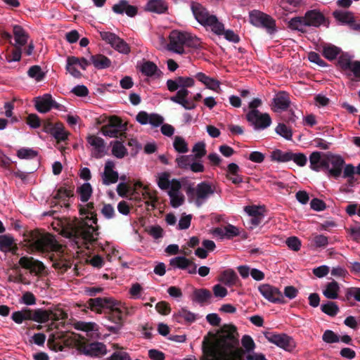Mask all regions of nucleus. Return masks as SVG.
<instances>
[{
  "label": "nucleus",
  "mask_w": 360,
  "mask_h": 360,
  "mask_svg": "<svg viewBox=\"0 0 360 360\" xmlns=\"http://www.w3.org/2000/svg\"><path fill=\"white\" fill-rule=\"evenodd\" d=\"M170 174L169 172H162L158 178V185L162 190H167L169 188L170 181H169Z\"/></svg>",
  "instance_id": "61"
},
{
  "label": "nucleus",
  "mask_w": 360,
  "mask_h": 360,
  "mask_svg": "<svg viewBox=\"0 0 360 360\" xmlns=\"http://www.w3.org/2000/svg\"><path fill=\"white\" fill-rule=\"evenodd\" d=\"M194 160V157L192 155H181L176 159V162L179 168L186 169L190 167L191 162Z\"/></svg>",
  "instance_id": "52"
},
{
  "label": "nucleus",
  "mask_w": 360,
  "mask_h": 360,
  "mask_svg": "<svg viewBox=\"0 0 360 360\" xmlns=\"http://www.w3.org/2000/svg\"><path fill=\"white\" fill-rule=\"evenodd\" d=\"M74 346L79 354L92 358H101L108 352L106 345L101 342H90L79 337L74 340Z\"/></svg>",
  "instance_id": "4"
},
{
  "label": "nucleus",
  "mask_w": 360,
  "mask_h": 360,
  "mask_svg": "<svg viewBox=\"0 0 360 360\" xmlns=\"http://www.w3.org/2000/svg\"><path fill=\"white\" fill-rule=\"evenodd\" d=\"M27 75L30 77L34 79L37 82L43 80L45 77V73L39 65L31 66L27 71Z\"/></svg>",
  "instance_id": "49"
},
{
  "label": "nucleus",
  "mask_w": 360,
  "mask_h": 360,
  "mask_svg": "<svg viewBox=\"0 0 360 360\" xmlns=\"http://www.w3.org/2000/svg\"><path fill=\"white\" fill-rule=\"evenodd\" d=\"M259 291L270 302L279 304L285 302L282 292L275 286L262 284L259 287Z\"/></svg>",
  "instance_id": "13"
},
{
  "label": "nucleus",
  "mask_w": 360,
  "mask_h": 360,
  "mask_svg": "<svg viewBox=\"0 0 360 360\" xmlns=\"http://www.w3.org/2000/svg\"><path fill=\"white\" fill-rule=\"evenodd\" d=\"M271 158L273 161L286 162L292 160V152H283L279 149H276L271 153Z\"/></svg>",
  "instance_id": "39"
},
{
  "label": "nucleus",
  "mask_w": 360,
  "mask_h": 360,
  "mask_svg": "<svg viewBox=\"0 0 360 360\" xmlns=\"http://www.w3.org/2000/svg\"><path fill=\"white\" fill-rule=\"evenodd\" d=\"M333 16L335 19L342 24L349 25L354 18L353 13L349 11H343L341 10H335L333 12Z\"/></svg>",
  "instance_id": "38"
},
{
  "label": "nucleus",
  "mask_w": 360,
  "mask_h": 360,
  "mask_svg": "<svg viewBox=\"0 0 360 360\" xmlns=\"http://www.w3.org/2000/svg\"><path fill=\"white\" fill-rule=\"evenodd\" d=\"M51 134L57 141L58 143L65 141L68 139L70 133L65 130L63 124L58 122L54 124V127L49 134Z\"/></svg>",
  "instance_id": "24"
},
{
  "label": "nucleus",
  "mask_w": 360,
  "mask_h": 360,
  "mask_svg": "<svg viewBox=\"0 0 360 360\" xmlns=\"http://www.w3.org/2000/svg\"><path fill=\"white\" fill-rule=\"evenodd\" d=\"M110 127H115L122 129V131L127 130L126 124L122 122V119L117 116H112L109 119L108 123L106 124Z\"/></svg>",
  "instance_id": "63"
},
{
  "label": "nucleus",
  "mask_w": 360,
  "mask_h": 360,
  "mask_svg": "<svg viewBox=\"0 0 360 360\" xmlns=\"http://www.w3.org/2000/svg\"><path fill=\"white\" fill-rule=\"evenodd\" d=\"M189 91H181L176 92V94L170 97V100L176 103L181 105L186 110H193L196 108V104L194 102L188 101L186 98L188 96Z\"/></svg>",
  "instance_id": "21"
},
{
  "label": "nucleus",
  "mask_w": 360,
  "mask_h": 360,
  "mask_svg": "<svg viewBox=\"0 0 360 360\" xmlns=\"http://www.w3.org/2000/svg\"><path fill=\"white\" fill-rule=\"evenodd\" d=\"M273 109L275 112L286 110L290 104L289 94L285 91L278 92L273 99Z\"/></svg>",
  "instance_id": "20"
},
{
  "label": "nucleus",
  "mask_w": 360,
  "mask_h": 360,
  "mask_svg": "<svg viewBox=\"0 0 360 360\" xmlns=\"http://www.w3.org/2000/svg\"><path fill=\"white\" fill-rule=\"evenodd\" d=\"M178 82L180 86V89L177 92L181 91H189L187 88L192 87L195 84L193 78L189 77H178Z\"/></svg>",
  "instance_id": "54"
},
{
  "label": "nucleus",
  "mask_w": 360,
  "mask_h": 360,
  "mask_svg": "<svg viewBox=\"0 0 360 360\" xmlns=\"http://www.w3.org/2000/svg\"><path fill=\"white\" fill-rule=\"evenodd\" d=\"M174 149L181 153H185L188 151V144L184 139L181 136H176L173 143Z\"/></svg>",
  "instance_id": "55"
},
{
  "label": "nucleus",
  "mask_w": 360,
  "mask_h": 360,
  "mask_svg": "<svg viewBox=\"0 0 360 360\" xmlns=\"http://www.w3.org/2000/svg\"><path fill=\"white\" fill-rule=\"evenodd\" d=\"M265 13L259 11H252L250 13V22L255 27L261 26V21L264 18Z\"/></svg>",
  "instance_id": "60"
},
{
  "label": "nucleus",
  "mask_w": 360,
  "mask_h": 360,
  "mask_svg": "<svg viewBox=\"0 0 360 360\" xmlns=\"http://www.w3.org/2000/svg\"><path fill=\"white\" fill-rule=\"evenodd\" d=\"M19 264L24 269L30 270L31 273L37 275L42 274L45 269L43 262L32 257H22L19 259Z\"/></svg>",
  "instance_id": "16"
},
{
  "label": "nucleus",
  "mask_w": 360,
  "mask_h": 360,
  "mask_svg": "<svg viewBox=\"0 0 360 360\" xmlns=\"http://www.w3.org/2000/svg\"><path fill=\"white\" fill-rule=\"evenodd\" d=\"M173 319L179 323L191 324L195 321L197 315L185 308H181L173 314Z\"/></svg>",
  "instance_id": "22"
},
{
  "label": "nucleus",
  "mask_w": 360,
  "mask_h": 360,
  "mask_svg": "<svg viewBox=\"0 0 360 360\" xmlns=\"http://www.w3.org/2000/svg\"><path fill=\"white\" fill-rule=\"evenodd\" d=\"M143 191L142 193V195L143 199L147 200L146 204L147 205H150L153 207H155V202L158 201L157 196L155 195V192H151L147 187H143Z\"/></svg>",
  "instance_id": "58"
},
{
  "label": "nucleus",
  "mask_w": 360,
  "mask_h": 360,
  "mask_svg": "<svg viewBox=\"0 0 360 360\" xmlns=\"http://www.w3.org/2000/svg\"><path fill=\"white\" fill-rule=\"evenodd\" d=\"M34 102L36 110L40 113H46L52 108L58 110L60 107V105L53 100L49 94L36 97Z\"/></svg>",
  "instance_id": "12"
},
{
  "label": "nucleus",
  "mask_w": 360,
  "mask_h": 360,
  "mask_svg": "<svg viewBox=\"0 0 360 360\" xmlns=\"http://www.w3.org/2000/svg\"><path fill=\"white\" fill-rule=\"evenodd\" d=\"M14 239L12 236L8 235H1L0 236V251L7 252H11L15 253L18 248L16 245L13 246Z\"/></svg>",
  "instance_id": "25"
},
{
  "label": "nucleus",
  "mask_w": 360,
  "mask_h": 360,
  "mask_svg": "<svg viewBox=\"0 0 360 360\" xmlns=\"http://www.w3.org/2000/svg\"><path fill=\"white\" fill-rule=\"evenodd\" d=\"M50 320V314L49 310L37 309L33 310L32 321L44 323Z\"/></svg>",
  "instance_id": "42"
},
{
  "label": "nucleus",
  "mask_w": 360,
  "mask_h": 360,
  "mask_svg": "<svg viewBox=\"0 0 360 360\" xmlns=\"http://www.w3.org/2000/svg\"><path fill=\"white\" fill-rule=\"evenodd\" d=\"M212 297L211 292L206 288L195 289L192 295V300L203 304Z\"/></svg>",
  "instance_id": "28"
},
{
  "label": "nucleus",
  "mask_w": 360,
  "mask_h": 360,
  "mask_svg": "<svg viewBox=\"0 0 360 360\" xmlns=\"http://www.w3.org/2000/svg\"><path fill=\"white\" fill-rule=\"evenodd\" d=\"M321 311L330 316H335L339 312V307L335 302H328L321 307Z\"/></svg>",
  "instance_id": "50"
},
{
  "label": "nucleus",
  "mask_w": 360,
  "mask_h": 360,
  "mask_svg": "<svg viewBox=\"0 0 360 360\" xmlns=\"http://www.w3.org/2000/svg\"><path fill=\"white\" fill-rule=\"evenodd\" d=\"M26 123L33 129L39 128L42 126V120L37 114H30L26 118Z\"/></svg>",
  "instance_id": "62"
},
{
  "label": "nucleus",
  "mask_w": 360,
  "mask_h": 360,
  "mask_svg": "<svg viewBox=\"0 0 360 360\" xmlns=\"http://www.w3.org/2000/svg\"><path fill=\"white\" fill-rule=\"evenodd\" d=\"M77 191L79 194L81 201L86 202L91 198L93 189L89 183H84L77 188Z\"/></svg>",
  "instance_id": "40"
},
{
  "label": "nucleus",
  "mask_w": 360,
  "mask_h": 360,
  "mask_svg": "<svg viewBox=\"0 0 360 360\" xmlns=\"http://www.w3.org/2000/svg\"><path fill=\"white\" fill-rule=\"evenodd\" d=\"M101 131L104 136L111 138L126 137V131L115 127H110L108 125L103 126Z\"/></svg>",
  "instance_id": "36"
},
{
  "label": "nucleus",
  "mask_w": 360,
  "mask_h": 360,
  "mask_svg": "<svg viewBox=\"0 0 360 360\" xmlns=\"http://www.w3.org/2000/svg\"><path fill=\"white\" fill-rule=\"evenodd\" d=\"M141 72L147 77L159 75L161 71L158 70V66L152 61L147 60L143 63L141 67Z\"/></svg>",
  "instance_id": "34"
},
{
  "label": "nucleus",
  "mask_w": 360,
  "mask_h": 360,
  "mask_svg": "<svg viewBox=\"0 0 360 360\" xmlns=\"http://www.w3.org/2000/svg\"><path fill=\"white\" fill-rule=\"evenodd\" d=\"M186 46L195 49L202 48L200 39L186 32Z\"/></svg>",
  "instance_id": "47"
},
{
  "label": "nucleus",
  "mask_w": 360,
  "mask_h": 360,
  "mask_svg": "<svg viewBox=\"0 0 360 360\" xmlns=\"http://www.w3.org/2000/svg\"><path fill=\"white\" fill-rule=\"evenodd\" d=\"M340 52V49L338 47L334 45H328L323 47L322 53L326 59L333 60L337 58Z\"/></svg>",
  "instance_id": "45"
},
{
  "label": "nucleus",
  "mask_w": 360,
  "mask_h": 360,
  "mask_svg": "<svg viewBox=\"0 0 360 360\" xmlns=\"http://www.w3.org/2000/svg\"><path fill=\"white\" fill-rule=\"evenodd\" d=\"M217 335L214 342L204 338L200 360H245L244 351L240 347L239 334L236 326L224 324Z\"/></svg>",
  "instance_id": "1"
},
{
  "label": "nucleus",
  "mask_w": 360,
  "mask_h": 360,
  "mask_svg": "<svg viewBox=\"0 0 360 360\" xmlns=\"http://www.w3.org/2000/svg\"><path fill=\"white\" fill-rule=\"evenodd\" d=\"M84 306L98 314L103 313L105 317L114 323L104 326L114 334L119 333L124 324V316L127 314V308L112 297L90 298Z\"/></svg>",
  "instance_id": "2"
},
{
  "label": "nucleus",
  "mask_w": 360,
  "mask_h": 360,
  "mask_svg": "<svg viewBox=\"0 0 360 360\" xmlns=\"http://www.w3.org/2000/svg\"><path fill=\"white\" fill-rule=\"evenodd\" d=\"M146 10L157 13H163L167 10V5L163 0H150L146 5Z\"/></svg>",
  "instance_id": "27"
},
{
  "label": "nucleus",
  "mask_w": 360,
  "mask_h": 360,
  "mask_svg": "<svg viewBox=\"0 0 360 360\" xmlns=\"http://www.w3.org/2000/svg\"><path fill=\"white\" fill-rule=\"evenodd\" d=\"M17 155L20 159H34L38 155L37 151L32 148H22L17 152Z\"/></svg>",
  "instance_id": "53"
},
{
  "label": "nucleus",
  "mask_w": 360,
  "mask_h": 360,
  "mask_svg": "<svg viewBox=\"0 0 360 360\" xmlns=\"http://www.w3.org/2000/svg\"><path fill=\"white\" fill-rule=\"evenodd\" d=\"M115 166L112 160H108L105 162L104 171L102 174L103 184L108 186L115 184L119 179L118 172L114 170Z\"/></svg>",
  "instance_id": "17"
},
{
  "label": "nucleus",
  "mask_w": 360,
  "mask_h": 360,
  "mask_svg": "<svg viewBox=\"0 0 360 360\" xmlns=\"http://www.w3.org/2000/svg\"><path fill=\"white\" fill-rule=\"evenodd\" d=\"M72 262L70 259H66L60 257L56 259L53 263V267L58 270L61 274L66 272L69 269L72 267Z\"/></svg>",
  "instance_id": "43"
},
{
  "label": "nucleus",
  "mask_w": 360,
  "mask_h": 360,
  "mask_svg": "<svg viewBox=\"0 0 360 360\" xmlns=\"http://www.w3.org/2000/svg\"><path fill=\"white\" fill-rule=\"evenodd\" d=\"M238 276L232 269L224 271L219 276V281L227 286H232L236 284Z\"/></svg>",
  "instance_id": "31"
},
{
  "label": "nucleus",
  "mask_w": 360,
  "mask_h": 360,
  "mask_svg": "<svg viewBox=\"0 0 360 360\" xmlns=\"http://www.w3.org/2000/svg\"><path fill=\"white\" fill-rule=\"evenodd\" d=\"M32 247L39 252H56L61 253L63 246L58 243L55 237L50 233L40 234L32 243Z\"/></svg>",
  "instance_id": "6"
},
{
  "label": "nucleus",
  "mask_w": 360,
  "mask_h": 360,
  "mask_svg": "<svg viewBox=\"0 0 360 360\" xmlns=\"http://www.w3.org/2000/svg\"><path fill=\"white\" fill-rule=\"evenodd\" d=\"M74 222L64 219H56L52 223L53 229L58 231L63 236L65 237V232L68 231V228L72 227Z\"/></svg>",
  "instance_id": "37"
},
{
  "label": "nucleus",
  "mask_w": 360,
  "mask_h": 360,
  "mask_svg": "<svg viewBox=\"0 0 360 360\" xmlns=\"http://www.w3.org/2000/svg\"><path fill=\"white\" fill-rule=\"evenodd\" d=\"M13 32L16 46L22 47L27 44L29 35L21 26H13Z\"/></svg>",
  "instance_id": "26"
},
{
  "label": "nucleus",
  "mask_w": 360,
  "mask_h": 360,
  "mask_svg": "<svg viewBox=\"0 0 360 360\" xmlns=\"http://www.w3.org/2000/svg\"><path fill=\"white\" fill-rule=\"evenodd\" d=\"M345 165V161L340 155L327 153L324 172L328 176L337 179L341 176Z\"/></svg>",
  "instance_id": "7"
},
{
  "label": "nucleus",
  "mask_w": 360,
  "mask_h": 360,
  "mask_svg": "<svg viewBox=\"0 0 360 360\" xmlns=\"http://www.w3.org/2000/svg\"><path fill=\"white\" fill-rule=\"evenodd\" d=\"M195 192L197 197L196 204L200 206L202 204V201L207 199L210 195L214 193V189L212 186L207 181H203L198 184L196 188L189 187L186 191L187 194L193 193Z\"/></svg>",
  "instance_id": "14"
},
{
  "label": "nucleus",
  "mask_w": 360,
  "mask_h": 360,
  "mask_svg": "<svg viewBox=\"0 0 360 360\" xmlns=\"http://www.w3.org/2000/svg\"><path fill=\"white\" fill-rule=\"evenodd\" d=\"M323 342L332 344L340 341V336L331 330H326L322 335Z\"/></svg>",
  "instance_id": "59"
},
{
  "label": "nucleus",
  "mask_w": 360,
  "mask_h": 360,
  "mask_svg": "<svg viewBox=\"0 0 360 360\" xmlns=\"http://www.w3.org/2000/svg\"><path fill=\"white\" fill-rule=\"evenodd\" d=\"M73 195V188L70 187L69 188H67L61 186L56 191V193L53 196V199L62 200L63 201V205L65 207H69L70 204L66 202L67 199L72 197Z\"/></svg>",
  "instance_id": "29"
},
{
  "label": "nucleus",
  "mask_w": 360,
  "mask_h": 360,
  "mask_svg": "<svg viewBox=\"0 0 360 360\" xmlns=\"http://www.w3.org/2000/svg\"><path fill=\"white\" fill-rule=\"evenodd\" d=\"M276 132L287 140H291L292 136V130L283 123H279L275 129Z\"/></svg>",
  "instance_id": "57"
},
{
  "label": "nucleus",
  "mask_w": 360,
  "mask_h": 360,
  "mask_svg": "<svg viewBox=\"0 0 360 360\" xmlns=\"http://www.w3.org/2000/svg\"><path fill=\"white\" fill-rule=\"evenodd\" d=\"M112 153L117 158H122L127 154V150L120 141H116L113 143Z\"/></svg>",
  "instance_id": "51"
},
{
  "label": "nucleus",
  "mask_w": 360,
  "mask_h": 360,
  "mask_svg": "<svg viewBox=\"0 0 360 360\" xmlns=\"http://www.w3.org/2000/svg\"><path fill=\"white\" fill-rule=\"evenodd\" d=\"M309 167L311 170L319 172L325 170L326 166V153L314 151L309 155Z\"/></svg>",
  "instance_id": "18"
},
{
  "label": "nucleus",
  "mask_w": 360,
  "mask_h": 360,
  "mask_svg": "<svg viewBox=\"0 0 360 360\" xmlns=\"http://www.w3.org/2000/svg\"><path fill=\"white\" fill-rule=\"evenodd\" d=\"M346 76L353 81L360 82V61L354 60Z\"/></svg>",
  "instance_id": "44"
},
{
  "label": "nucleus",
  "mask_w": 360,
  "mask_h": 360,
  "mask_svg": "<svg viewBox=\"0 0 360 360\" xmlns=\"http://www.w3.org/2000/svg\"><path fill=\"white\" fill-rule=\"evenodd\" d=\"M260 27L266 28L269 34H273L276 31V21L267 14H265L262 18Z\"/></svg>",
  "instance_id": "48"
},
{
  "label": "nucleus",
  "mask_w": 360,
  "mask_h": 360,
  "mask_svg": "<svg viewBox=\"0 0 360 360\" xmlns=\"http://www.w3.org/2000/svg\"><path fill=\"white\" fill-rule=\"evenodd\" d=\"M265 338L271 343L288 352H291L295 348V342L293 338L285 333H274L266 332L264 333Z\"/></svg>",
  "instance_id": "8"
},
{
  "label": "nucleus",
  "mask_w": 360,
  "mask_h": 360,
  "mask_svg": "<svg viewBox=\"0 0 360 360\" xmlns=\"http://www.w3.org/2000/svg\"><path fill=\"white\" fill-rule=\"evenodd\" d=\"M353 61L345 54L340 56L338 59V65L341 70L346 75L353 64Z\"/></svg>",
  "instance_id": "46"
},
{
  "label": "nucleus",
  "mask_w": 360,
  "mask_h": 360,
  "mask_svg": "<svg viewBox=\"0 0 360 360\" xmlns=\"http://www.w3.org/2000/svg\"><path fill=\"white\" fill-rule=\"evenodd\" d=\"M339 290L340 286L338 283L335 281H333L326 284V289L323 291V294L328 299L335 300L338 297Z\"/></svg>",
  "instance_id": "33"
},
{
  "label": "nucleus",
  "mask_w": 360,
  "mask_h": 360,
  "mask_svg": "<svg viewBox=\"0 0 360 360\" xmlns=\"http://www.w3.org/2000/svg\"><path fill=\"white\" fill-rule=\"evenodd\" d=\"M98 235L96 229L92 225L73 224L72 227L68 228L65 232V238L72 239L74 240H82L85 243H91L95 240L94 233Z\"/></svg>",
  "instance_id": "5"
},
{
  "label": "nucleus",
  "mask_w": 360,
  "mask_h": 360,
  "mask_svg": "<svg viewBox=\"0 0 360 360\" xmlns=\"http://www.w3.org/2000/svg\"><path fill=\"white\" fill-rule=\"evenodd\" d=\"M246 120L255 130L266 129L272 122L268 113H262L259 110H250L246 114Z\"/></svg>",
  "instance_id": "9"
},
{
  "label": "nucleus",
  "mask_w": 360,
  "mask_h": 360,
  "mask_svg": "<svg viewBox=\"0 0 360 360\" xmlns=\"http://www.w3.org/2000/svg\"><path fill=\"white\" fill-rule=\"evenodd\" d=\"M288 27L292 30H297L306 33V25L304 16H297L291 18L288 22Z\"/></svg>",
  "instance_id": "30"
},
{
  "label": "nucleus",
  "mask_w": 360,
  "mask_h": 360,
  "mask_svg": "<svg viewBox=\"0 0 360 360\" xmlns=\"http://www.w3.org/2000/svg\"><path fill=\"white\" fill-rule=\"evenodd\" d=\"M193 264V261L184 256H179L172 258L169 261V264L175 268L182 270L187 269Z\"/></svg>",
  "instance_id": "35"
},
{
  "label": "nucleus",
  "mask_w": 360,
  "mask_h": 360,
  "mask_svg": "<svg viewBox=\"0 0 360 360\" xmlns=\"http://www.w3.org/2000/svg\"><path fill=\"white\" fill-rule=\"evenodd\" d=\"M101 39L110 44L111 46L120 53L127 54L130 52V47L124 39L115 33L110 32H100Z\"/></svg>",
  "instance_id": "11"
},
{
  "label": "nucleus",
  "mask_w": 360,
  "mask_h": 360,
  "mask_svg": "<svg viewBox=\"0 0 360 360\" xmlns=\"http://www.w3.org/2000/svg\"><path fill=\"white\" fill-rule=\"evenodd\" d=\"M87 142L94 148L98 153H103L105 148L104 140L95 135H89L86 138Z\"/></svg>",
  "instance_id": "41"
},
{
  "label": "nucleus",
  "mask_w": 360,
  "mask_h": 360,
  "mask_svg": "<svg viewBox=\"0 0 360 360\" xmlns=\"http://www.w3.org/2000/svg\"><path fill=\"white\" fill-rule=\"evenodd\" d=\"M91 60L94 67L98 70L108 68L111 65L110 60L102 54L91 56Z\"/></svg>",
  "instance_id": "32"
},
{
  "label": "nucleus",
  "mask_w": 360,
  "mask_h": 360,
  "mask_svg": "<svg viewBox=\"0 0 360 360\" xmlns=\"http://www.w3.org/2000/svg\"><path fill=\"white\" fill-rule=\"evenodd\" d=\"M195 77L199 82L204 84L207 88L218 93L221 91L220 88V82L218 80L210 77L202 72L197 73Z\"/></svg>",
  "instance_id": "23"
},
{
  "label": "nucleus",
  "mask_w": 360,
  "mask_h": 360,
  "mask_svg": "<svg viewBox=\"0 0 360 360\" xmlns=\"http://www.w3.org/2000/svg\"><path fill=\"white\" fill-rule=\"evenodd\" d=\"M352 297L360 302V288H349L347 290L345 297L343 300L349 301Z\"/></svg>",
  "instance_id": "64"
},
{
  "label": "nucleus",
  "mask_w": 360,
  "mask_h": 360,
  "mask_svg": "<svg viewBox=\"0 0 360 360\" xmlns=\"http://www.w3.org/2000/svg\"><path fill=\"white\" fill-rule=\"evenodd\" d=\"M306 27H319L321 25L328 26V21L324 15L316 9L307 11L304 15Z\"/></svg>",
  "instance_id": "15"
},
{
  "label": "nucleus",
  "mask_w": 360,
  "mask_h": 360,
  "mask_svg": "<svg viewBox=\"0 0 360 360\" xmlns=\"http://www.w3.org/2000/svg\"><path fill=\"white\" fill-rule=\"evenodd\" d=\"M112 10L117 14L125 13L130 18L136 16L138 13L137 7L129 4L127 0H120L118 4L113 5Z\"/></svg>",
  "instance_id": "19"
},
{
  "label": "nucleus",
  "mask_w": 360,
  "mask_h": 360,
  "mask_svg": "<svg viewBox=\"0 0 360 360\" xmlns=\"http://www.w3.org/2000/svg\"><path fill=\"white\" fill-rule=\"evenodd\" d=\"M191 9L195 19L205 28L210 27L217 35L221 34L224 31V24L219 21L217 17L211 15L207 9L201 4L192 1Z\"/></svg>",
  "instance_id": "3"
},
{
  "label": "nucleus",
  "mask_w": 360,
  "mask_h": 360,
  "mask_svg": "<svg viewBox=\"0 0 360 360\" xmlns=\"http://www.w3.org/2000/svg\"><path fill=\"white\" fill-rule=\"evenodd\" d=\"M241 344L243 347L244 348V349L241 348L244 351V354L245 353V352H250L253 351L255 347V343L253 339L252 338L251 336L248 335H244L242 337Z\"/></svg>",
  "instance_id": "56"
},
{
  "label": "nucleus",
  "mask_w": 360,
  "mask_h": 360,
  "mask_svg": "<svg viewBox=\"0 0 360 360\" xmlns=\"http://www.w3.org/2000/svg\"><path fill=\"white\" fill-rule=\"evenodd\" d=\"M169 42L167 49L170 51L182 55L185 53L186 32L172 30L169 35Z\"/></svg>",
  "instance_id": "10"
}]
</instances>
